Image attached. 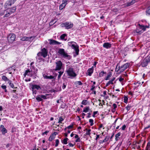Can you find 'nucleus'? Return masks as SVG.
<instances>
[{"label":"nucleus","instance_id":"nucleus-1","mask_svg":"<svg viewBox=\"0 0 150 150\" xmlns=\"http://www.w3.org/2000/svg\"><path fill=\"white\" fill-rule=\"evenodd\" d=\"M68 45L75 50L76 55L74 54V57H75L76 55L79 54V46L76 42L73 41L69 42L68 43Z\"/></svg>","mask_w":150,"mask_h":150},{"label":"nucleus","instance_id":"nucleus-2","mask_svg":"<svg viewBox=\"0 0 150 150\" xmlns=\"http://www.w3.org/2000/svg\"><path fill=\"white\" fill-rule=\"evenodd\" d=\"M58 53L60 54L62 57L70 59L71 58L70 55L67 54V53L65 52L64 50L63 49L60 48L58 50Z\"/></svg>","mask_w":150,"mask_h":150},{"label":"nucleus","instance_id":"nucleus-3","mask_svg":"<svg viewBox=\"0 0 150 150\" xmlns=\"http://www.w3.org/2000/svg\"><path fill=\"white\" fill-rule=\"evenodd\" d=\"M129 66V64L127 63L120 67L119 65V63H118L116 68V71L117 70V71H119L120 72H122L128 68Z\"/></svg>","mask_w":150,"mask_h":150},{"label":"nucleus","instance_id":"nucleus-4","mask_svg":"<svg viewBox=\"0 0 150 150\" xmlns=\"http://www.w3.org/2000/svg\"><path fill=\"white\" fill-rule=\"evenodd\" d=\"M16 9V6L13 7L11 8H8L5 11L6 13L5 14L4 17H8L11 14L14 13L15 12Z\"/></svg>","mask_w":150,"mask_h":150},{"label":"nucleus","instance_id":"nucleus-5","mask_svg":"<svg viewBox=\"0 0 150 150\" xmlns=\"http://www.w3.org/2000/svg\"><path fill=\"white\" fill-rule=\"evenodd\" d=\"M66 72L68 75L71 77H75L76 76V74L74 72L73 68L72 67H70L67 69Z\"/></svg>","mask_w":150,"mask_h":150},{"label":"nucleus","instance_id":"nucleus-6","mask_svg":"<svg viewBox=\"0 0 150 150\" xmlns=\"http://www.w3.org/2000/svg\"><path fill=\"white\" fill-rule=\"evenodd\" d=\"M150 62V56H148L144 59L142 62L141 65L142 67H146Z\"/></svg>","mask_w":150,"mask_h":150},{"label":"nucleus","instance_id":"nucleus-7","mask_svg":"<svg viewBox=\"0 0 150 150\" xmlns=\"http://www.w3.org/2000/svg\"><path fill=\"white\" fill-rule=\"evenodd\" d=\"M61 25L62 27H64L66 29H68L71 28L73 27V24L71 22H67L62 23Z\"/></svg>","mask_w":150,"mask_h":150},{"label":"nucleus","instance_id":"nucleus-8","mask_svg":"<svg viewBox=\"0 0 150 150\" xmlns=\"http://www.w3.org/2000/svg\"><path fill=\"white\" fill-rule=\"evenodd\" d=\"M41 52L38 53L37 55L38 56L41 55L44 58L45 57L47 56V50L45 48H44L41 50Z\"/></svg>","mask_w":150,"mask_h":150},{"label":"nucleus","instance_id":"nucleus-9","mask_svg":"<svg viewBox=\"0 0 150 150\" xmlns=\"http://www.w3.org/2000/svg\"><path fill=\"white\" fill-rule=\"evenodd\" d=\"M56 65V68L55 69V70L56 71L57 70H60L62 68V63L61 61H57L55 62Z\"/></svg>","mask_w":150,"mask_h":150},{"label":"nucleus","instance_id":"nucleus-10","mask_svg":"<svg viewBox=\"0 0 150 150\" xmlns=\"http://www.w3.org/2000/svg\"><path fill=\"white\" fill-rule=\"evenodd\" d=\"M16 38V35L13 33L10 34L8 36V42L10 43L13 42Z\"/></svg>","mask_w":150,"mask_h":150},{"label":"nucleus","instance_id":"nucleus-11","mask_svg":"<svg viewBox=\"0 0 150 150\" xmlns=\"http://www.w3.org/2000/svg\"><path fill=\"white\" fill-rule=\"evenodd\" d=\"M14 2L15 1L13 0H8L4 4L5 8V9L9 8V7L13 4Z\"/></svg>","mask_w":150,"mask_h":150},{"label":"nucleus","instance_id":"nucleus-12","mask_svg":"<svg viewBox=\"0 0 150 150\" xmlns=\"http://www.w3.org/2000/svg\"><path fill=\"white\" fill-rule=\"evenodd\" d=\"M35 38V36H32L30 37H27L24 36L21 39V40L23 41H28L31 42Z\"/></svg>","mask_w":150,"mask_h":150},{"label":"nucleus","instance_id":"nucleus-13","mask_svg":"<svg viewBox=\"0 0 150 150\" xmlns=\"http://www.w3.org/2000/svg\"><path fill=\"white\" fill-rule=\"evenodd\" d=\"M0 131L2 132L3 134H5L7 132V129L5 128L4 126L3 125H1L0 126Z\"/></svg>","mask_w":150,"mask_h":150},{"label":"nucleus","instance_id":"nucleus-14","mask_svg":"<svg viewBox=\"0 0 150 150\" xmlns=\"http://www.w3.org/2000/svg\"><path fill=\"white\" fill-rule=\"evenodd\" d=\"M58 134V133L57 132H54L52 134L49 138V140L50 141H51L53 140L56 135Z\"/></svg>","mask_w":150,"mask_h":150},{"label":"nucleus","instance_id":"nucleus-15","mask_svg":"<svg viewBox=\"0 0 150 150\" xmlns=\"http://www.w3.org/2000/svg\"><path fill=\"white\" fill-rule=\"evenodd\" d=\"M50 41L49 42L50 44V45H59L61 43L56 40L50 39L49 40Z\"/></svg>","mask_w":150,"mask_h":150},{"label":"nucleus","instance_id":"nucleus-16","mask_svg":"<svg viewBox=\"0 0 150 150\" xmlns=\"http://www.w3.org/2000/svg\"><path fill=\"white\" fill-rule=\"evenodd\" d=\"M111 46V44L108 42H105L103 45V47L107 49L110 48Z\"/></svg>","mask_w":150,"mask_h":150},{"label":"nucleus","instance_id":"nucleus-17","mask_svg":"<svg viewBox=\"0 0 150 150\" xmlns=\"http://www.w3.org/2000/svg\"><path fill=\"white\" fill-rule=\"evenodd\" d=\"M93 66L91 68L87 70V72L88 73V75L89 76H91V74L93 71Z\"/></svg>","mask_w":150,"mask_h":150},{"label":"nucleus","instance_id":"nucleus-18","mask_svg":"<svg viewBox=\"0 0 150 150\" xmlns=\"http://www.w3.org/2000/svg\"><path fill=\"white\" fill-rule=\"evenodd\" d=\"M30 69H28L27 70H26L25 71V73L23 75L25 76L28 75L30 76H33V74H28V73H30Z\"/></svg>","mask_w":150,"mask_h":150},{"label":"nucleus","instance_id":"nucleus-19","mask_svg":"<svg viewBox=\"0 0 150 150\" xmlns=\"http://www.w3.org/2000/svg\"><path fill=\"white\" fill-rule=\"evenodd\" d=\"M139 25L140 28H141V29L142 30V31H144L146 30V28H148L149 27L147 26H144V25H140V24H139Z\"/></svg>","mask_w":150,"mask_h":150},{"label":"nucleus","instance_id":"nucleus-20","mask_svg":"<svg viewBox=\"0 0 150 150\" xmlns=\"http://www.w3.org/2000/svg\"><path fill=\"white\" fill-rule=\"evenodd\" d=\"M32 88L33 90L35 89H36L37 90L41 89L40 86L39 85H33Z\"/></svg>","mask_w":150,"mask_h":150},{"label":"nucleus","instance_id":"nucleus-21","mask_svg":"<svg viewBox=\"0 0 150 150\" xmlns=\"http://www.w3.org/2000/svg\"><path fill=\"white\" fill-rule=\"evenodd\" d=\"M43 77L45 79H55L54 76H47V75H43Z\"/></svg>","mask_w":150,"mask_h":150},{"label":"nucleus","instance_id":"nucleus-22","mask_svg":"<svg viewBox=\"0 0 150 150\" xmlns=\"http://www.w3.org/2000/svg\"><path fill=\"white\" fill-rule=\"evenodd\" d=\"M109 138V136H107L106 138L103 140H100L99 143L100 144L106 142L108 141Z\"/></svg>","mask_w":150,"mask_h":150},{"label":"nucleus","instance_id":"nucleus-23","mask_svg":"<svg viewBox=\"0 0 150 150\" xmlns=\"http://www.w3.org/2000/svg\"><path fill=\"white\" fill-rule=\"evenodd\" d=\"M135 31L137 33L139 34H141L143 33V31H142V30L141 29L140 27L139 28H137L135 30Z\"/></svg>","mask_w":150,"mask_h":150},{"label":"nucleus","instance_id":"nucleus-24","mask_svg":"<svg viewBox=\"0 0 150 150\" xmlns=\"http://www.w3.org/2000/svg\"><path fill=\"white\" fill-rule=\"evenodd\" d=\"M112 75V73L111 72H110L108 74L107 76L105 79V80H108L110 79V78Z\"/></svg>","mask_w":150,"mask_h":150},{"label":"nucleus","instance_id":"nucleus-25","mask_svg":"<svg viewBox=\"0 0 150 150\" xmlns=\"http://www.w3.org/2000/svg\"><path fill=\"white\" fill-rule=\"evenodd\" d=\"M50 94H46L45 95H39V96L42 98H43L44 99H47L49 98L48 97H47L48 96L50 95Z\"/></svg>","mask_w":150,"mask_h":150},{"label":"nucleus","instance_id":"nucleus-26","mask_svg":"<svg viewBox=\"0 0 150 150\" xmlns=\"http://www.w3.org/2000/svg\"><path fill=\"white\" fill-rule=\"evenodd\" d=\"M86 131V135H90L91 134V129H88L87 128H86L84 131Z\"/></svg>","mask_w":150,"mask_h":150},{"label":"nucleus","instance_id":"nucleus-27","mask_svg":"<svg viewBox=\"0 0 150 150\" xmlns=\"http://www.w3.org/2000/svg\"><path fill=\"white\" fill-rule=\"evenodd\" d=\"M69 139L68 138H66L64 139L63 140L62 142L64 144H67V141Z\"/></svg>","mask_w":150,"mask_h":150},{"label":"nucleus","instance_id":"nucleus-28","mask_svg":"<svg viewBox=\"0 0 150 150\" xmlns=\"http://www.w3.org/2000/svg\"><path fill=\"white\" fill-rule=\"evenodd\" d=\"M2 79L5 81H8L10 80L5 76L3 75L2 76Z\"/></svg>","mask_w":150,"mask_h":150},{"label":"nucleus","instance_id":"nucleus-29","mask_svg":"<svg viewBox=\"0 0 150 150\" xmlns=\"http://www.w3.org/2000/svg\"><path fill=\"white\" fill-rule=\"evenodd\" d=\"M89 110V106L83 109V112H87Z\"/></svg>","mask_w":150,"mask_h":150},{"label":"nucleus","instance_id":"nucleus-30","mask_svg":"<svg viewBox=\"0 0 150 150\" xmlns=\"http://www.w3.org/2000/svg\"><path fill=\"white\" fill-rule=\"evenodd\" d=\"M106 74V72H104L103 71H102L99 74V76L100 77H102L103 76L104 74Z\"/></svg>","mask_w":150,"mask_h":150},{"label":"nucleus","instance_id":"nucleus-31","mask_svg":"<svg viewBox=\"0 0 150 150\" xmlns=\"http://www.w3.org/2000/svg\"><path fill=\"white\" fill-rule=\"evenodd\" d=\"M88 103L87 100H83L81 102V104L82 105H86Z\"/></svg>","mask_w":150,"mask_h":150},{"label":"nucleus","instance_id":"nucleus-32","mask_svg":"<svg viewBox=\"0 0 150 150\" xmlns=\"http://www.w3.org/2000/svg\"><path fill=\"white\" fill-rule=\"evenodd\" d=\"M66 6V5H64L63 4H62L60 5L59 6V10H62L63 8L65 7Z\"/></svg>","mask_w":150,"mask_h":150},{"label":"nucleus","instance_id":"nucleus-33","mask_svg":"<svg viewBox=\"0 0 150 150\" xmlns=\"http://www.w3.org/2000/svg\"><path fill=\"white\" fill-rule=\"evenodd\" d=\"M8 83L9 84V85L12 88H13L14 87V85L13 83H12V81L11 80L9 81L8 82Z\"/></svg>","mask_w":150,"mask_h":150},{"label":"nucleus","instance_id":"nucleus-34","mask_svg":"<svg viewBox=\"0 0 150 150\" xmlns=\"http://www.w3.org/2000/svg\"><path fill=\"white\" fill-rule=\"evenodd\" d=\"M36 99L38 101L40 102L42 100V98L39 96H37L36 98Z\"/></svg>","mask_w":150,"mask_h":150},{"label":"nucleus","instance_id":"nucleus-35","mask_svg":"<svg viewBox=\"0 0 150 150\" xmlns=\"http://www.w3.org/2000/svg\"><path fill=\"white\" fill-rule=\"evenodd\" d=\"M1 88L5 90V92H7V91L6 89V86L5 85H4V84H3L1 86Z\"/></svg>","mask_w":150,"mask_h":150},{"label":"nucleus","instance_id":"nucleus-36","mask_svg":"<svg viewBox=\"0 0 150 150\" xmlns=\"http://www.w3.org/2000/svg\"><path fill=\"white\" fill-rule=\"evenodd\" d=\"M121 134V133L120 132H119L116 134L115 139L116 140H118V138H119V137L120 136Z\"/></svg>","mask_w":150,"mask_h":150},{"label":"nucleus","instance_id":"nucleus-37","mask_svg":"<svg viewBox=\"0 0 150 150\" xmlns=\"http://www.w3.org/2000/svg\"><path fill=\"white\" fill-rule=\"evenodd\" d=\"M64 119L62 118V117H59L58 123H61L64 120Z\"/></svg>","mask_w":150,"mask_h":150},{"label":"nucleus","instance_id":"nucleus-38","mask_svg":"<svg viewBox=\"0 0 150 150\" xmlns=\"http://www.w3.org/2000/svg\"><path fill=\"white\" fill-rule=\"evenodd\" d=\"M59 74L58 76V78L59 79L60 78L62 75L63 74V71H60L59 72Z\"/></svg>","mask_w":150,"mask_h":150},{"label":"nucleus","instance_id":"nucleus-39","mask_svg":"<svg viewBox=\"0 0 150 150\" xmlns=\"http://www.w3.org/2000/svg\"><path fill=\"white\" fill-rule=\"evenodd\" d=\"M66 35L65 34H64L61 35L60 36V38L61 40H63L64 39Z\"/></svg>","mask_w":150,"mask_h":150},{"label":"nucleus","instance_id":"nucleus-40","mask_svg":"<svg viewBox=\"0 0 150 150\" xmlns=\"http://www.w3.org/2000/svg\"><path fill=\"white\" fill-rule=\"evenodd\" d=\"M128 99L127 97V96H125L124 97V102L125 103H127V101H128Z\"/></svg>","mask_w":150,"mask_h":150},{"label":"nucleus","instance_id":"nucleus-41","mask_svg":"<svg viewBox=\"0 0 150 150\" xmlns=\"http://www.w3.org/2000/svg\"><path fill=\"white\" fill-rule=\"evenodd\" d=\"M89 122L91 123L90 125L92 126L93 125V120L92 119H90L89 120Z\"/></svg>","mask_w":150,"mask_h":150},{"label":"nucleus","instance_id":"nucleus-42","mask_svg":"<svg viewBox=\"0 0 150 150\" xmlns=\"http://www.w3.org/2000/svg\"><path fill=\"white\" fill-rule=\"evenodd\" d=\"M150 146V141L147 143L146 147V150H148Z\"/></svg>","mask_w":150,"mask_h":150},{"label":"nucleus","instance_id":"nucleus-43","mask_svg":"<svg viewBox=\"0 0 150 150\" xmlns=\"http://www.w3.org/2000/svg\"><path fill=\"white\" fill-rule=\"evenodd\" d=\"M68 0H63L62 1V3L64 5H66L67 4V2Z\"/></svg>","mask_w":150,"mask_h":150},{"label":"nucleus","instance_id":"nucleus-44","mask_svg":"<svg viewBox=\"0 0 150 150\" xmlns=\"http://www.w3.org/2000/svg\"><path fill=\"white\" fill-rule=\"evenodd\" d=\"M59 141L58 139H57L56 140V144L55 145V146L56 147L59 144Z\"/></svg>","mask_w":150,"mask_h":150},{"label":"nucleus","instance_id":"nucleus-45","mask_svg":"<svg viewBox=\"0 0 150 150\" xmlns=\"http://www.w3.org/2000/svg\"><path fill=\"white\" fill-rule=\"evenodd\" d=\"M150 9V8H149V7H148V8L147 10L146 11V13H147V14H148L150 15V12H149Z\"/></svg>","mask_w":150,"mask_h":150},{"label":"nucleus","instance_id":"nucleus-46","mask_svg":"<svg viewBox=\"0 0 150 150\" xmlns=\"http://www.w3.org/2000/svg\"><path fill=\"white\" fill-rule=\"evenodd\" d=\"M131 108V106L130 105H128L126 107V109L127 110V111H129L130 109V108Z\"/></svg>","mask_w":150,"mask_h":150},{"label":"nucleus","instance_id":"nucleus-47","mask_svg":"<svg viewBox=\"0 0 150 150\" xmlns=\"http://www.w3.org/2000/svg\"><path fill=\"white\" fill-rule=\"evenodd\" d=\"M0 42L1 43L2 45L5 44V41L4 40H1L0 41Z\"/></svg>","mask_w":150,"mask_h":150},{"label":"nucleus","instance_id":"nucleus-48","mask_svg":"<svg viewBox=\"0 0 150 150\" xmlns=\"http://www.w3.org/2000/svg\"><path fill=\"white\" fill-rule=\"evenodd\" d=\"M95 88V86L94 85H92L91 86V88L90 89V90L93 91L94 90Z\"/></svg>","mask_w":150,"mask_h":150},{"label":"nucleus","instance_id":"nucleus-49","mask_svg":"<svg viewBox=\"0 0 150 150\" xmlns=\"http://www.w3.org/2000/svg\"><path fill=\"white\" fill-rule=\"evenodd\" d=\"M49 132V131H45V132L42 133V135H44L45 134L47 135V134Z\"/></svg>","mask_w":150,"mask_h":150},{"label":"nucleus","instance_id":"nucleus-50","mask_svg":"<svg viewBox=\"0 0 150 150\" xmlns=\"http://www.w3.org/2000/svg\"><path fill=\"white\" fill-rule=\"evenodd\" d=\"M132 5V4H131V2H129L127 3L126 5L127 6H129Z\"/></svg>","mask_w":150,"mask_h":150},{"label":"nucleus","instance_id":"nucleus-51","mask_svg":"<svg viewBox=\"0 0 150 150\" xmlns=\"http://www.w3.org/2000/svg\"><path fill=\"white\" fill-rule=\"evenodd\" d=\"M73 125H70L69 126H68L67 127V128L68 129H69L70 128H73Z\"/></svg>","mask_w":150,"mask_h":150},{"label":"nucleus","instance_id":"nucleus-52","mask_svg":"<svg viewBox=\"0 0 150 150\" xmlns=\"http://www.w3.org/2000/svg\"><path fill=\"white\" fill-rule=\"evenodd\" d=\"M66 86V84H65L64 83L63 84V86H62V88L63 89H64L65 88Z\"/></svg>","mask_w":150,"mask_h":150},{"label":"nucleus","instance_id":"nucleus-53","mask_svg":"<svg viewBox=\"0 0 150 150\" xmlns=\"http://www.w3.org/2000/svg\"><path fill=\"white\" fill-rule=\"evenodd\" d=\"M98 112V111H94L93 112V116L94 117H95V115L96 114H97V113Z\"/></svg>","mask_w":150,"mask_h":150},{"label":"nucleus","instance_id":"nucleus-54","mask_svg":"<svg viewBox=\"0 0 150 150\" xmlns=\"http://www.w3.org/2000/svg\"><path fill=\"white\" fill-rule=\"evenodd\" d=\"M68 145H69V146H70L72 147H73L74 145V144H72V143H69L68 144Z\"/></svg>","mask_w":150,"mask_h":150},{"label":"nucleus","instance_id":"nucleus-55","mask_svg":"<svg viewBox=\"0 0 150 150\" xmlns=\"http://www.w3.org/2000/svg\"><path fill=\"white\" fill-rule=\"evenodd\" d=\"M126 125H124L122 127V129L123 130H124L126 128Z\"/></svg>","mask_w":150,"mask_h":150},{"label":"nucleus","instance_id":"nucleus-56","mask_svg":"<svg viewBox=\"0 0 150 150\" xmlns=\"http://www.w3.org/2000/svg\"><path fill=\"white\" fill-rule=\"evenodd\" d=\"M113 80L111 79V80H110L108 82L110 84H113Z\"/></svg>","mask_w":150,"mask_h":150},{"label":"nucleus","instance_id":"nucleus-57","mask_svg":"<svg viewBox=\"0 0 150 150\" xmlns=\"http://www.w3.org/2000/svg\"><path fill=\"white\" fill-rule=\"evenodd\" d=\"M136 2V0H132L131 1V3L132 4L135 3Z\"/></svg>","mask_w":150,"mask_h":150},{"label":"nucleus","instance_id":"nucleus-58","mask_svg":"<svg viewBox=\"0 0 150 150\" xmlns=\"http://www.w3.org/2000/svg\"><path fill=\"white\" fill-rule=\"evenodd\" d=\"M80 139L79 138L75 140L76 142H80Z\"/></svg>","mask_w":150,"mask_h":150},{"label":"nucleus","instance_id":"nucleus-59","mask_svg":"<svg viewBox=\"0 0 150 150\" xmlns=\"http://www.w3.org/2000/svg\"><path fill=\"white\" fill-rule=\"evenodd\" d=\"M123 80H124V78H122L121 77H120V78L119 79V81L120 82L122 81Z\"/></svg>","mask_w":150,"mask_h":150},{"label":"nucleus","instance_id":"nucleus-60","mask_svg":"<svg viewBox=\"0 0 150 150\" xmlns=\"http://www.w3.org/2000/svg\"><path fill=\"white\" fill-rule=\"evenodd\" d=\"M118 119V118H117L116 119V120H115V121L112 124L113 125H115V124L117 120Z\"/></svg>","mask_w":150,"mask_h":150},{"label":"nucleus","instance_id":"nucleus-61","mask_svg":"<svg viewBox=\"0 0 150 150\" xmlns=\"http://www.w3.org/2000/svg\"><path fill=\"white\" fill-rule=\"evenodd\" d=\"M77 82L79 85H82L83 84L82 83L81 81H78Z\"/></svg>","mask_w":150,"mask_h":150},{"label":"nucleus","instance_id":"nucleus-62","mask_svg":"<svg viewBox=\"0 0 150 150\" xmlns=\"http://www.w3.org/2000/svg\"><path fill=\"white\" fill-rule=\"evenodd\" d=\"M113 105L114 107L113 108L115 109L117 107V105L115 103L113 104Z\"/></svg>","mask_w":150,"mask_h":150},{"label":"nucleus","instance_id":"nucleus-63","mask_svg":"<svg viewBox=\"0 0 150 150\" xmlns=\"http://www.w3.org/2000/svg\"><path fill=\"white\" fill-rule=\"evenodd\" d=\"M97 63H98V62H94V64H93V67H96V65L97 64Z\"/></svg>","mask_w":150,"mask_h":150},{"label":"nucleus","instance_id":"nucleus-64","mask_svg":"<svg viewBox=\"0 0 150 150\" xmlns=\"http://www.w3.org/2000/svg\"><path fill=\"white\" fill-rule=\"evenodd\" d=\"M99 135L97 134L96 135V140H97L98 139L99 137Z\"/></svg>","mask_w":150,"mask_h":150}]
</instances>
